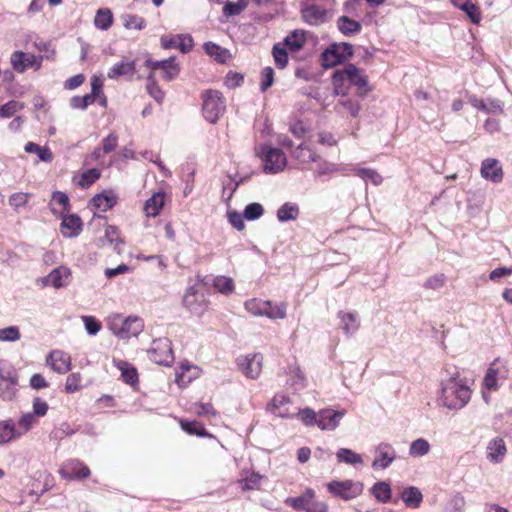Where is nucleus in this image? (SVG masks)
Masks as SVG:
<instances>
[{"instance_id": "obj_1", "label": "nucleus", "mask_w": 512, "mask_h": 512, "mask_svg": "<svg viewBox=\"0 0 512 512\" xmlns=\"http://www.w3.org/2000/svg\"><path fill=\"white\" fill-rule=\"evenodd\" d=\"M471 397V390L466 381L460 378L458 368L446 365L441 371V400L450 410H459L466 406Z\"/></svg>"}, {"instance_id": "obj_34", "label": "nucleus", "mask_w": 512, "mask_h": 512, "mask_svg": "<svg viewBox=\"0 0 512 512\" xmlns=\"http://www.w3.org/2000/svg\"><path fill=\"white\" fill-rule=\"evenodd\" d=\"M337 26L347 36L357 34L361 30V24L347 16H341L337 21Z\"/></svg>"}, {"instance_id": "obj_27", "label": "nucleus", "mask_w": 512, "mask_h": 512, "mask_svg": "<svg viewBox=\"0 0 512 512\" xmlns=\"http://www.w3.org/2000/svg\"><path fill=\"white\" fill-rule=\"evenodd\" d=\"M370 492L380 503H388L392 499V489L390 484L386 481L376 482Z\"/></svg>"}, {"instance_id": "obj_9", "label": "nucleus", "mask_w": 512, "mask_h": 512, "mask_svg": "<svg viewBox=\"0 0 512 512\" xmlns=\"http://www.w3.org/2000/svg\"><path fill=\"white\" fill-rule=\"evenodd\" d=\"M59 473L63 479L80 480L89 477L90 469L78 459H71L63 463Z\"/></svg>"}, {"instance_id": "obj_25", "label": "nucleus", "mask_w": 512, "mask_h": 512, "mask_svg": "<svg viewBox=\"0 0 512 512\" xmlns=\"http://www.w3.org/2000/svg\"><path fill=\"white\" fill-rule=\"evenodd\" d=\"M314 498L315 491L312 488H307L301 495L288 498L286 503L296 511H305Z\"/></svg>"}, {"instance_id": "obj_50", "label": "nucleus", "mask_w": 512, "mask_h": 512, "mask_svg": "<svg viewBox=\"0 0 512 512\" xmlns=\"http://www.w3.org/2000/svg\"><path fill=\"white\" fill-rule=\"evenodd\" d=\"M81 319L84 323L85 330L89 335L94 336L101 330L102 324L94 316L84 315Z\"/></svg>"}, {"instance_id": "obj_57", "label": "nucleus", "mask_w": 512, "mask_h": 512, "mask_svg": "<svg viewBox=\"0 0 512 512\" xmlns=\"http://www.w3.org/2000/svg\"><path fill=\"white\" fill-rule=\"evenodd\" d=\"M269 305V302H257L256 300L247 301L245 303V308L248 312L253 315L265 316L266 307Z\"/></svg>"}, {"instance_id": "obj_56", "label": "nucleus", "mask_w": 512, "mask_h": 512, "mask_svg": "<svg viewBox=\"0 0 512 512\" xmlns=\"http://www.w3.org/2000/svg\"><path fill=\"white\" fill-rule=\"evenodd\" d=\"M273 57L275 60L276 65L279 68H284L287 65L288 62V54L284 47L281 46V44H276L273 47Z\"/></svg>"}, {"instance_id": "obj_37", "label": "nucleus", "mask_w": 512, "mask_h": 512, "mask_svg": "<svg viewBox=\"0 0 512 512\" xmlns=\"http://www.w3.org/2000/svg\"><path fill=\"white\" fill-rule=\"evenodd\" d=\"M299 214V208L294 203H285L277 211L278 220L281 222L294 221Z\"/></svg>"}, {"instance_id": "obj_38", "label": "nucleus", "mask_w": 512, "mask_h": 512, "mask_svg": "<svg viewBox=\"0 0 512 512\" xmlns=\"http://www.w3.org/2000/svg\"><path fill=\"white\" fill-rule=\"evenodd\" d=\"M336 457L340 463L356 465V464H361L363 462L360 454H358L348 448H340L336 452Z\"/></svg>"}, {"instance_id": "obj_53", "label": "nucleus", "mask_w": 512, "mask_h": 512, "mask_svg": "<svg viewBox=\"0 0 512 512\" xmlns=\"http://www.w3.org/2000/svg\"><path fill=\"white\" fill-rule=\"evenodd\" d=\"M24 105L19 101H9L6 104L0 107V117L9 118L12 117L15 113L20 111Z\"/></svg>"}, {"instance_id": "obj_26", "label": "nucleus", "mask_w": 512, "mask_h": 512, "mask_svg": "<svg viewBox=\"0 0 512 512\" xmlns=\"http://www.w3.org/2000/svg\"><path fill=\"white\" fill-rule=\"evenodd\" d=\"M165 203V194L156 192L148 198L144 205V212L147 216L155 217L159 214Z\"/></svg>"}, {"instance_id": "obj_62", "label": "nucleus", "mask_w": 512, "mask_h": 512, "mask_svg": "<svg viewBox=\"0 0 512 512\" xmlns=\"http://www.w3.org/2000/svg\"><path fill=\"white\" fill-rule=\"evenodd\" d=\"M35 417L36 416L32 412H28V413L23 414L19 418L18 425L21 429L20 432H23V435L31 429V427L33 426V424L35 422Z\"/></svg>"}, {"instance_id": "obj_45", "label": "nucleus", "mask_w": 512, "mask_h": 512, "mask_svg": "<svg viewBox=\"0 0 512 512\" xmlns=\"http://www.w3.org/2000/svg\"><path fill=\"white\" fill-rule=\"evenodd\" d=\"M122 21L124 27L127 29L142 30L146 26L145 20L142 17L135 14L127 13L122 15Z\"/></svg>"}, {"instance_id": "obj_51", "label": "nucleus", "mask_w": 512, "mask_h": 512, "mask_svg": "<svg viewBox=\"0 0 512 512\" xmlns=\"http://www.w3.org/2000/svg\"><path fill=\"white\" fill-rule=\"evenodd\" d=\"M94 95L86 94L84 96H74L71 98L70 105L74 109H86L89 105L95 102Z\"/></svg>"}, {"instance_id": "obj_59", "label": "nucleus", "mask_w": 512, "mask_h": 512, "mask_svg": "<svg viewBox=\"0 0 512 512\" xmlns=\"http://www.w3.org/2000/svg\"><path fill=\"white\" fill-rule=\"evenodd\" d=\"M100 175L101 173L98 169H89L81 175V179L79 180L78 184L83 188L88 187L94 183L100 177Z\"/></svg>"}, {"instance_id": "obj_60", "label": "nucleus", "mask_w": 512, "mask_h": 512, "mask_svg": "<svg viewBox=\"0 0 512 512\" xmlns=\"http://www.w3.org/2000/svg\"><path fill=\"white\" fill-rule=\"evenodd\" d=\"M265 316L270 319H283L286 316V307L284 304L273 307L269 303V305L266 307Z\"/></svg>"}, {"instance_id": "obj_20", "label": "nucleus", "mask_w": 512, "mask_h": 512, "mask_svg": "<svg viewBox=\"0 0 512 512\" xmlns=\"http://www.w3.org/2000/svg\"><path fill=\"white\" fill-rule=\"evenodd\" d=\"M347 78L350 85L356 86L363 94H365L368 89V80L367 77L363 74V72L357 68L353 64L345 65Z\"/></svg>"}, {"instance_id": "obj_19", "label": "nucleus", "mask_w": 512, "mask_h": 512, "mask_svg": "<svg viewBox=\"0 0 512 512\" xmlns=\"http://www.w3.org/2000/svg\"><path fill=\"white\" fill-rule=\"evenodd\" d=\"M107 243L114 245V250L121 253L120 246L124 244V240L119 236L117 226H107L104 236L97 239L96 245L102 248Z\"/></svg>"}, {"instance_id": "obj_12", "label": "nucleus", "mask_w": 512, "mask_h": 512, "mask_svg": "<svg viewBox=\"0 0 512 512\" xmlns=\"http://www.w3.org/2000/svg\"><path fill=\"white\" fill-rule=\"evenodd\" d=\"M263 357L261 354L247 355L237 359L239 369L242 373L249 378H256L259 376L262 369Z\"/></svg>"}, {"instance_id": "obj_5", "label": "nucleus", "mask_w": 512, "mask_h": 512, "mask_svg": "<svg viewBox=\"0 0 512 512\" xmlns=\"http://www.w3.org/2000/svg\"><path fill=\"white\" fill-rule=\"evenodd\" d=\"M148 358L162 366H170L174 361L171 341L164 337L154 339L151 348L147 350Z\"/></svg>"}, {"instance_id": "obj_64", "label": "nucleus", "mask_w": 512, "mask_h": 512, "mask_svg": "<svg viewBox=\"0 0 512 512\" xmlns=\"http://www.w3.org/2000/svg\"><path fill=\"white\" fill-rule=\"evenodd\" d=\"M262 82L260 84L261 90L265 91L273 85L274 82V70L271 67H265L262 72Z\"/></svg>"}, {"instance_id": "obj_52", "label": "nucleus", "mask_w": 512, "mask_h": 512, "mask_svg": "<svg viewBox=\"0 0 512 512\" xmlns=\"http://www.w3.org/2000/svg\"><path fill=\"white\" fill-rule=\"evenodd\" d=\"M355 171L358 176L362 177L365 180L371 181L376 186H378L382 183L383 179H382L381 175L373 169L357 168Z\"/></svg>"}, {"instance_id": "obj_10", "label": "nucleus", "mask_w": 512, "mask_h": 512, "mask_svg": "<svg viewBox=\"0 0 512 512\" xmlns=\"http://www.w3.org/2000/svg\"><path fill=\"white\" fill-rule=\"evenodd\" d=\"M396 459V451L391 444L381 442L376 447V457L372 462L373 469H386Z\"/></svg>"}, {"instance_id": "obj_14", "label": "nucleus", "mask_w": 512, "mask_h": 512, "mask_svg": "<svg viewBox=\"0 0 512 512\" xmlns=\"http://www.w3.org/2000/svg\"><path fill=\"white\" fill-rule=\"evenodd\" d=\"M290 398L285 394H276L267 405V410L280 418H293L294 413L289 410Z\"/></svg>"}, {"instance_id": "obj_31", "label": "nucleus", "mask_w": 512, "mask_h": 512, "mask_svg": "<svg viewBox=\"0 0 512 512\" xmlns=\"http://www.w3.org/2000/svg\"><path fill=\"white\" fill-rule=\"evenodd\" d=\"M91 204L97 211L105 212L116 204V197L108 192L97 194L92 198Z\"/></svg>"}, {"instance_id": "obj_42", "label": "nucleus", "mask_w": 512, "mask_h": 512, "mask_svg": "<svg viewBox=\"0 0 512 512\" xmlns=\"http://www.w3.org/2000/svg\"><path fill=\"white\" fill-rule=\"evenodd\" d=\"M212 281L215 289L222 294L229 295L234 291L233 280L229 277L217 276Z\"/></svg>"}, {"instance_id": "obj_46", "label": "nucleus", "mask_w": 512, "mask_h": 512, "mask_svg": "<svg viewBox=\"0 0 512 512\" xmlns=\"http://www.w3.org/2000/svg\"><path fill=\"white\" fill-rule=\"evenodd\" d=\"M163 71V77L165 80L170 81L176 78L179 74V66L175 62V59L173 57H170L169 59L164 60V64L161 68Z\"/></svg>"}, {"instance_id": "obj_24", "label": "nucleus", "mask_w": 512, "mask_h": 512, "mask_svg": "<svg viewBox=\"0 0 512 512\" xmlns=\"http://www.w3.org/2000/svg\"><path fill=\"white\" fill-rule=\"evenodd\" d=\"M400 498L406 507L416 509L423 501V494L418 487L408 486L402 490Z\"/></svg>"}, {"instance_id": "obj_4", "label": "nucleus", "mask_w": 512, "mask_h": 512, "mask_svg": "<svg viewBox=\"0 0 512 512\" xmlns=\"http://www.w3.org/2000/svg\"><path fill=\"white\" fill-rule=\"evenodd\" d=\"M259 156L264 163V172L268 174L279 173L283 171L287 165V157L279 148L263 145Z\"/></svg>"}, {"instance_id": "obj_40", "label": "nucleus", "mask_w": 512, "mask_h": 512, "mask_svg": "<svg viewBox=\"0 0 512 512\" xmlns=\"http://www.w3.org/2000/svg\"><path fill=\"white\" fill-rule=\"evenodd\" d=\"M205 52L213 57L216 61L224 63L230 56L228 50L220 47L219 45L208 42L204 45Z\"/></svg>"}, {"instance_id": "obj_44", "label": "nucleus", "mask_w": 512, "mask_h": 512, "mask_svg": "<svg viewBox=\"0 0 512 512\" xmlns=\"http://www.w3.org/2000/svg\"><path fill=\"white\" fill-rule=\"evenodd\" d=\"M452 3L456 7L463 10L473 23H479L481 15L476 5L470 3L469 1L466 3H458L456 0H452Z\"/></svg>"}, {"instance_id": "obj_8", "label": "nucleus", "mask_w": 512, "mask_h": 512, "mask_svg": "<svg viewBox=\"0 0 512 512\" xmlns=\"http://www.w3.org/2000/svg\"><path fill=\"white\" fill-rule=\"evenodd\" d=\"M42 60V56H36L22 51H14L10 57L12 68L18 73H23L28 68L38 70L41 67Z\"/></svg>"}, {"instance_id": "obj_17", "label": "nucleus", "mask_w": 512, "mask_h": 512, "mask_svg": "<svg viewBox=\"0 0 512 512\" xmlns=\"http://www.w3.org/2000/svg\"><path fill=\"white\" fill-rule=\"evenodd\" d=\"M303 20L310 25H320L327 21V10L318 5H308L301 10Z\"/></svg>"}, {"instance_id": "obj_29", "label": "nucleus", "mask_w": 512, "mask_h": 512, "mask_svg": "<svg viewBox=\"0 0 512 512\" xmlns=\"http://www.w3.org/2000/svg\"><path fill=\"white\" fill-rule=\"evenodd\" d=\"M180 426L183 431L189 435H196L198 437L212 438L213 435L209 433L206 428L196 420H181Z\"/></svg>"}, {"instance_id": "obj_55", "label": "nucleus", "mask_w": 512, "mask_h": 512, "mask_svg": "<svg viewBox=\"0 0 512 512\" xmlns=\"http://www.w3.org/2000/svg\"><path fill=\"white\" fill-rule=\"evenodd\" d=\"M18 384H12L11 382L0 383V398L4 401H12L17 394Z\"/></svg>"}, {"instance_id": "obj_2", "label": "nucleus", "mask_w": 512, "mask_h": 512, "mask_svg": "<svg viewBox=\"0 0 512 512\" xmlns=\"http://www.w3.org/2000/svg\"><path fill=\"white\" fill-rule=\"evenodd\" d=\"M202 111L204 118L210 123H216L226 109L222 94L216 90L206 91L203 96Z\"/></svg>"}, {"instance_id": "obj_36", "label": "nucleus", "mask_w": 512, "mask_h": 512, "mask_svg": "<svg viewBox=\"0 0 512 512\" xmlns=\"http://www.w3.org/2000/svg\"><path fill=\"white\" fill-rule=\"evenodd\" d=\"M18 373L17 370L7 361L0 360V381L11 382L12 384H18Z\"/></svg>"}, {"instance_id": "obj_16", "label": "nucleus", "mask_w": 512, "mask_h": 512, "mask_svg": "<svg viewBox=\"0 0 512 512\" xmlns=\"http://www.w3.org/2000/svg\"><path fill=\"white\" fill-rule=\"evenodd\" d=\"M46 362L59 374H65L71 370L70 356L59 350L50 352L47 356Z\"/></svg>"}, {"instance_id": "obj_41", "label": "nucleus", "mask_w": 512, "mask_h": 512, "mask_svg": "<svg viewBox=\"0 0 512 512\" xmlns=\"http://www.w3.org/2000/svg\"><path fill=\"white\" fill-rule=\"evenodd\" d=\"M293 157L302 164L315 162L318 158L317 154L308 146L300 145L294 152Z\"/></svg>"}, {"instance_id": "obj_22", "label": "nucleus", "mask_w": 512, "mask_h": 512, "mask_svg": "<svg viewBox=\"0 0 512 512\" xmlns=\"http://www.w3.org/2000/svg\"><path fill=\"white\" fill-rule=\"evenodd\" d=\"M506 445L502 438L496 437L487 445V459L493 463H500L506 454Z\"/></svg>"}, {"instance_id": "obj_48", "label": "nucleus", "mask_w": 512, "mask_h": 512, "mask_svg": "<svg viewBox=\"0 0 512 512\" xmlns=\"http://www.w3.org/2000/svg\"><path fill=\"white\" fill-rule=\"evenodd\" d=\"M295 416H297L305 426H318V414L309 407L299 410Z\"/></svg>"}, {"instance_id": "obj_39", "label": "nucleus", "mask_w": 512, "mask_h": 512, "mask_svg": "<svg viewBox=\"0 0 512 512\" xmlns=\"http://www.w3.org/2000/svg\"><path fill=\"white\" fill-rule=\"evenodd\" d=\"M24 150L27 153H35L38 158L43 162H51L53 160V154L47 147H41L34 142L26 143Z\"/></svg>"}, {"instance_id": "obj_11", "label": "nucleus", "mask_w": 512, "mask_h": 512, "mask_svg": "<svg viewBox=\"0 0 512 512\" xmlns=\"http://www.w3.org/2000/svg\"><path fill=\"white\" fill-rule=\"evenodd\" d=\"M345 413V410H334L330 408L320 410L318 413V427L321 430H335Z\"/></svg>"}, {"instance_id": "obj_32", "label": "nucleus", "mask_w": 512, "mask_h": 512, "mask_svg": "<svg viewBox=\"0 0 512 512\" xmlns=\"http://www.w3.org/2000/svg\"><path fill=\"white\" fill-rule=\"evenodd\" d=\"M113 23V15L110 9L100 8L94 17V25L100 30H108Z\"/></svg>"}, {"instance_id": "obj_58", "label": "nucleus", "mask_w": 512, "mask_h": 512, "mask_svg": "<svg viewBox=\"0 0 512 512\" xmlns=\"http://www.w3.org/2000/svg\"><path fill=\"white\" fill-rule=\"evenodd\" d=\"M146 88L150 96L153 97L157 102L160 103L163 100L164 94L156 84L153 73H150L148 76V83Z\"/></svg>"}, {"instance_id": "obj_3", "label": "nucleus", "mask_w": 512, "mask_h": 512, "mask_svg": "<svg viewBox=\"0 0 512 512\" xmlns=\"http://www.w3.org/2000/svg\"><path fill=\"white\" fill-rule=\"evenodd\" d=\"M327 490L334 497L349 501L362 494L364 485L362 482L350 479L332 480L326 485Z\"/></svg>"}, {"instance_id": "obj_23", "label": "nucleus", "mask_w": 512, "mask_h": 512, "mask_svg": "<svg viewBox=\"0 0 512 512\" xmlns=\"http://www.w3.org/2000/svg\"><path fill=\"white\" fill-rule=\"evenodd\" d=\"M332 85L335 95L345 97L348 94L350 84L347 78L345 66L342 69L334 71L332 75Z\"/></svg>"}, {"instance_id": "obj_63", "label": "nucleus", "mask_w": 512, "mask_h": 512, "mask_svg": "<svg viewBox=\"0 0 512 512\" xmlns=\"http://www.w3.org/2000/svg\"><path fill=\"white\" fill-rule=\"evenodd\" d=\"M51 205H59L60 211L63 213L69 205V198L65 193L56 191L53 193Z\"/></svg>"}, {"instance_id": "obj_49", "label": "nucleus", "mask_w": 512, "mask_h": 512, "mask_svg": "<svg viewBox=\"0 0 512 512\" xmlns=\"http://www.w3.org/2000/svg\"><path fill=\"white\" fill-rule=\"evenodd\" d=\"M264 209L259 203H250L248 204L243 212V217L247 221L257 220L260 216H262Z\"/></svg>"}, {"instance_id": "obj_28", "label": "nucleus", "mask_w": 512, "mask_h": 512, "mask_svg": "<svg viewBox=\"0 0 512 512\" xmlns=\"http://www.w3.org/2000/svg\"><path fill=\"white\" fill-rule=\"evenodd\" d=\"M117 368L121 371V376L125 383L135 385L138 382L137 369L127 361L118 360L114 361Z\"/></svg>"}, {"instance_id": "obj_30", "label": "nucleus", "mask_w": 512, "mask_h": 512, "mask_svg": "<svg viewBox=\"0 0 512 512\" xmlns=\"http://www.w3.org/2000/svg\"><path fill=\"white\" fill-rule=\"evenodd\" d=\"M135 71V62L123 60L111 67L107 76L110 79H118L120 76L132 75Z\"/></svg>"}, {"instance_id": "obj_7", "label": "nucleus", "mask_w": 512, "mask_h": 512, "mask_svg": "<svg viewBox=\"0 0 512 512\" xmlns=\"http://www.w3.org/2000/svg\"><path fill=\"white\" fill-rule=\"evenodd\" d=\"M353 52V46L349 43L333 44L322 53V65L325 68L336 66L347 57L352 56Z\"/></svg>"}, {"instance_id": "obj_43", "label": "nucleus", "mask_w": 512, "mask_h": 512, "mask_svg": "<svg viewBox=\"0 0 512 512\" xmlns=\"http://www.w3.org/2000/svg\"><path fill=\"white\" fill-rule=\"evenodd\" d=\"M430 451V444L423 438H418L410 444L409 454L412 457H420L428 454Z\"/></svg>"}, {"instance_id": "obj_35", "label": "nucleus", "mask_w": 512, "mask_h": 512, "mask_svg": "<svg viewBox=\"0 0 512 512\" xmlns=\"http://www.w3.org/2000/svg\"><path fill=\"white\" fill-rule=\"evenodd\" d=\"M305 40L304 31L294 30L285 37L283 45L292 51H297L304 45Z\"/></svg>"}, {"instance_id": "obj_47", "label": "nucleus", "mask_w": 512, "mask_h": 512, "mask_svg": "<svg viewBox=\"0 0 512 512\" xmlns=\"http://www.w3.org/2000/svg\"><path fill=\"white\" fill-rule=\"evenodd\" d=\"M248 6V0H237L236 2H227L223 7V14L227 17L240 14Z\"/></svg>"}, {"instance_id": "obj_21", "label": "nucleus", "mask_w": 512, "mask_h": 512, "mask_svg": "<svg viewBox=\"0 0 512 512\" xmlns=\"http://www.w3.org/2000/svg\"><path fill=\"white\" fill-rule=\"evenodd\" d=\"M22 435L23 432L16 428L12 419L0 421V445H5L20 438Z\"/></svg>"}, {"instance_id": "obj_13", "label": "nucleus", "mask_w": 512, "mask_h": 512, "mask_svg": "<svg viewBox=\"0 0 512 512\" xmlns=\"http://www.w3.org/2000/svg\"><path fill=\"white\" fill-rule=\"evenodd\" d=\"M144 328L143 320L137 316H129L122 321L121 327L114 334L122 339H129L139 335Z\"/></svg>"}, {"instance_id": "obj_15", "label": "nucleus", "mask_w": 512, "mask_h": 512, "mask_svg": "<svg viewBox=\"0 0 512 512\" xmlns=\"http://www.w3.org/2000/svg\"><path fill=\"white\" fill-rule=\"evenodd\" d=\"M481 176L493 183H499L503 179V169L499 161L495 158H486L482 161Z\"/></svg>"}, {"instance_id": "obj_18", "label": "nucleus", "mask_w": 512, "mask_h": 512, "mask_svg": "<svg viewBox=\"0 0 512 512\" xmlns=\"http://www.w3.org/2000/svg\"><path fill=\"white\" fill-rule=\"evenodd\" d=\"M337 316L340 319L339 326L347 336H351L358 331L360 320L357 312L339 311Z\"/></svg>"}, {"instance_id": "obj_33", "label": "nucleus", "mask_w": 512, "mask_h": 512, "mask_svg": "<svg viewBox=\"0 0 512 512\" xmlns=\"http://www.w3.org/2000/svg\"><path fill=\"white\" fill-rule=\"evenodd\" d=\"M70 274L69 269L65 267H58L53 269L48 276L45 278V284L51 285L54 288H61L65 284L63 282V277L68 276Z\"/></svg>"}, {"instance_id": "obj_54", "label": "nucleus", "mask_w": 512, "mask_h": 512, "mask_svg": "<svg viewBox=\"0 0 512 512\" xmlns=\"http://www.w3.org/2000/svg\"><path fill=\"white\" fill-rule=\"evenodd\" d=\"M21 337L20 330L17 326H9L0 329V341L15 342Z\"/></svg>"}, {"instance_id": "obj_6", "label": "nucleus", "mask_w": 512, "mask_h": 512, "mask_svg": "<svg viewBox=\"0 0 512 512\" xmlns=\"http://www.w3.org/2000/svg\"><path fill=\"white\" fill-rule=\"evenodd\" d=\"M182 303L191 313L200 316L205 312L208 301L202 288L195 284L187 288Z\"/></svg>"}, {"instance_id": "obj_61", "label": "nucleus", "mask_w": 512, "mask_h": 512, "mask_svg": "<svg viewBox=\"0 0 512 512\" xmlns=\"http://www.w3.org/2000/svg\"><path fill=\"white\" fill-rule=\"evenodd\" d=\"M497 372L494 371V367H489L484 377V386L490 391H496L498 389L497 383Z\"/></svg>"}]
</instances>
